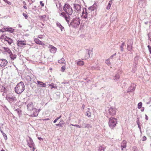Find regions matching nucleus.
Masks as SVG:
<instances>
[{
	"instance_id": "nucleus-1",
	"label": "nucleus",
	"mask_w": 151,
	"mask_h": 151,
	"mask_svg": "<svg viewBox=\"0 0 151 151\" xmlns=\"http://www.w3.org/2000/svg\"><path fill=\"white\" fill-rule=\"evenodd\" d=\"M25 86L23 82L21 81L18 83L15 88L16 93L17 94H20L25 90Z\"/></svg>"
},
{
	"instance_id": "nucleus-2",
	"label": "nucleus",
	"mask_w": 151,
	"mask_h": 151,
	"mask_svg": "<svg viewBox=\"0 0 151 151\" xmlns=\"http://www.w3.org/2000/svg\"><path fill=\"white\" fill-rule=\"evenodd\" d=\"M80 21L81 19L79 17H76L74 18L70 23V25L73 27H78L80 24Z\"/></svg>"
},
{
	"instance_id": "nucleus-3",
	"label": "nucleus",
	"mask_w": 151,
	"mask_h": 151,
	"mask_svg": "<svg viewBox=\"0 0 151 151\" xmlns=\"http://www.w3.org/2000/svg\"><path fill=\"white\" fill-rule=\"evenodd\" d=\"M63 10L68 15H71L73 13L72 7L70 5L68 4H65L63 6Z\"/></svg>"
},
{
	"instance_id": "nucleus-4",
	"label": "nucleus",
	"mask_w": 151,
	"mask_h": 151,
	"mask_svg": "<svg viewBox=\"0 0 151 151\" xmlns=\"http://www.w3.org/2000/svg\"><path fill=\"white\" fill-rule=\"evenodd\" d=\"M117 123V119L116 118L111 117L109 118V127L111 129H113L115 127Z\"/></svg>"
},
{
	"instance_id": "nucleus-5",
	"label": "nucleus",
	"mask_w": 151,
	"mask_h": 151,
	"mask_svg": "<svg viewBox=\"0 0 151 151\" xmlns=\"http://www.w3.org/2000/svg\"><path fill=\"white\" fill-rule=\"evenodd\" d=\"M73 6V7L74 9V10L75 12L80 13L81 12V6L80 4H74Z\"/></svg>"
},
{
	"instance_id": "nucleus-6",
	"label": "nucleus",
	"mask_w": 151,
	"mask_h": 151,
	"mask_svg": "<svg viewBox=\"0 0 151 151\" xmlns=\"http://www.w3.org/2000/svg\"><path fill=\"white\" fill-rule=\"evenodd\" d=\"M27 145L30 148H31L34 146V143L32 138L29 137H28V138H27Z\"/></svg>"
},
{
	"instance_id": "nucleus-7",
	"label": "nucleus",
	"mask_w": 151,
	"mask_h": 151,
	"mask_svg": "<svg viewBox=\"0 0 151 151\" xmlns=\"http://www.w3.org/2000/svg\"><path fill=\"white\" fill-rule=\"evenodd\" d=\"M133 40H129L127 43V49L129 51H131L132 47V45L133 44Z\"/></svg>"
},
{
	"instance_id": "nucleus-8",
	"label": "nucleus",
	"mask_w": 151,
	"mask_h": 151,
	"mask_svg": "<svg viewBox=\"0 0 151 151\" xmlns=\"http://www.w3.org/2000/svg\"><path fill=\"white\" fill-rule=\"evenodd\" d=\"M8 62L5 59H0V66L2 67H4L7 65Z\"/></svg>"
},
{
	"instance_id": "nucleus-9",
	"label": "nucleus",
	"mask_w": 151,
	"mask_h": 151,
	"mask_svg": "<svg viewBox=\"0 0 151 151\" xmlns=\"http://www.w3.org/2000/svg\"><path fill=\"white\" fill-rule=\"evenodd\" d=\"M6 99L10 103L15 102L16 101L17 99L14 96H7L6 97Z\"/></svg>"
},
{
	"instance_id": "nucleus-10",
	"label": "nucleus",
	"mask_w": 151,
	"mask_h": 151,
	"mask_svg": "<svg viewBox=\"0 0 151 151\" xmlns=\"http://www.w3.org/2000/svg\"><path fill=\"white\" fill-rule=\"evenodd\" d=\"M81 17L82 18H84L85 19L87 18L88 12L86 8H84L83 9V10L82 13Z\"/></svg>"
},
{
	"instance_id": "nucleus-11",
	"label": "nucleus",
	"mask_w": 151,
	"mask_h": 151,
	"mask_svg": "<svg viewBox=\"0 0 151 151\" xmlns=\"http://www.w3.org/2000/svg\"><path fill=\"white\" fill-rule=\"evenodd\" d=\"M109 113L112 115H114L116 114V109L113 107H111L109 110Z\"/></svg>"
},
{
	"instance_id": "nucleus-12",
	"label": "nucleus",
	"mask_w": 151,
	"mask_h": 151,
	"mask_svg": "<svg viewBox=\"0 0 151 151\" xmlns=\"http://www.w3.org/2000/svg\"><path fill=\"white\" fill-rule=\"evenodd\" d=\"M122 71L119 70L116 73V75L114 76L113 78L114 80H117L120 78V75L122 73Z\"/></svg>"
},
{
	"instance_id": "nucleus-13",
	"label": "nucleus",
	"mask_w": 151,
	"mask_h": 151,
	"mask_svg": "<svg viewBox=\"0 0 151 151\" xmlns=\"http://www.w3.org/2000/svg\"><path fill=\"white\" fill-rule=\"evenodd\" d=\"M60 16H62L65 19L66 21L68 24L69 22L70 19L69 17H67L66 14L64 12H62L60 14Z\"/></svg>"
},
{
	"instance_id": "nucleus-14",
	"label": "nucleus",
	"mask_w": 151,
	"mask_h": 151,
	"mask_svg": "<svg viewBox=\"0 0 151 151\" xmlns=\"http://www.w3.org/2000/svg\"><path fill=\"white\" fill-rule=\"evenodd\" d=\"M27 108L28 110L32 111L34 109V107L32 102H30L27 105Z\"/></svg>"
},
{
	"instance_id": "nucleus-15",
	"label": "nucleus",
	"mask_w": 151,
	"mask_h": 151,
	"mask_svg": "<svg viewBox=\"0 0 151 151\" xmlns=\"http://www.w3.org/2000/svg\"><path fill=\"white\" fill-rule=\"evenodd\" d=\"M126 141L125 140L123 141L121 144L122 150H125L126 147Z\"/></svg>"
},
{
	"instance_id": "nucleus-16",
	"label": "nucleus",
	"mask_w": 151,
	"mask_h": 151,
	"mask_svg": "<svg viewBox=\"0 0 151 151\" xmlns=\"http://www.w3.org/2000/svg\"><path fill=\"white\" fill-rule=\"evenodd\" d=\"M1 48V50L7 52L9 54H11V51L8 47H2Z\"/></svg>"
},
{
	"instance_id": "nucleus-17",
	"label": "nucleus",
	"mask_w": 151,
	"mask_h": 151,
	"mask_svg": "<svg viewBox=\"0 0 151 151\" xmlns=\"http://www.w3.org/2000/svg\"><path fill=\"white\" fill-rule=\"evenodd\" d=\"M49 48H50V52L52 53H55L56 50V48L52 45H50Z\"/></svg>"
},
{
	"instance_id": "nucleus-18",
	"label": "nucleus",
	"mask_w": 151,
	"mask_h": 151,
	"mask_svg": "<svg viewBox=\"0 0 151 151\" xmlns=\"http://www.w3.org/2000/svg\"><path fill=\"white\" fill-rule=\"evenodd\" d=\"M34 41L37 44L40 45H45V44L43 42L40 41L38 38L35 39Z\"/></svg>"
},
{
	"instance_id": "nucleus-19",
	"label": "nucleus",
	"mask_w": 151,
	"mask_h": 151,
	"mask_svg": "<svg viewBox=\"0 0 151 151\" xmlns=\"http://www.w3.org/2000/svg\"><path fill=\"white\" fill-rule=\"evenodd\" d=\"M37 84L39 85L40 86L45 87L46 86V84L42 81H37Z\"/></svg>"
},
{
	"instance_id": "nucleus-20",
	"label": "nucleus",
	"mask_w": 151,
	"mask_h": 151,
	"mask_svg": "<svg viewBox=\"0 0 151 151\" xmlns=\"http://www.w3.org/2000/svg\"><path fill=\"white\" fill-rule=\"evenodd\" d=\"M24 41L18 40L17 41V45L19 46H22V45H25L26 44L24 43Z\"/></svg>"
},
{
	"instance_id": "nucleus-21",
	"label": "nucleus",
	"mask_w": 151,
	"mask_h": 151,
	"mask_svg": "<svg viewBox=\"0 0 151 151\" xmlns=\"http://www.w3.org/2000/svg\"><path fill=\"white\" fill-rule=\"evenodd\" d=\"M56 25L60 29L62 32L65 31L64 27L61 25V24L59 22H56Z\"/></svg>"
},
{
	"instance_id": "nucleus-22",
	"label": "nucleus",
	"mask_w": 151,
	"mask_h": 151,
	"mask_svg": "<svg viewBox=\"0 0 151 151\" xmlns=\"http://www.w3.org/2000/svg\"><path fill=\"white\" fill-rule=\"evenodd\" d=\"M144 101L147 104H150L151 102V98L150 97H148L147 98L145 99Z\"/></svg>"
},
{
	"instance_id": "nucleus-23",
	"label": "nucleus",
	"mask_w": 151,
	"mask_h": 151,
	"mask_svg": "<svg viewBox=\"0 0 151 151\" xmlns=\"http://www.w3.org/2000/svg\"><path fill=\"white\" fill-rule=\"evenodd\" d=\"M32 110L33 111V116H37L38 114L39 111H37V110L35 108L34 109Z\"/></svg>"
},
{
	"instance_id": "nucleus-24",
	"label": "nucleus",
	"mask_w": 151,
	"mask_h": 151,
	"mask_svg": "<svg viewBox=\"0 0 151 151\" xmlns=\"http://www.w3.org/2000/svg\"><path fill=\"white\" fill-rule=\"evenodd\" d=\"M83 126H84V127L85 128H90L92 127V126L88 124H86L83 123Z\"/></svg>"
},
{
	"instance_id": "nucleus-25",
	"label": "nucleus",
	"mask_w": 151,
	"mask_h": 151,
	"mask_svg": "<svg viewBox=\"0 0 151 151\" xmlns=\"http://www.w3.org/2000/svg\"><path fill=\"white\" fill-rule=\"evenodd\" d=\"M4 29L5 31H8L10 32L11 33H12L14 32V29L11 27H6L5 28H4Z\"/></svg>"
},
{
	"instance_id": "nucleus-26",
	"label": "nucleus",
	"mask_w": 151,
	"mask_h": 151,
	"mask_svg": "<svg viewBox=\"0 0 151 151\" xmlns=\"http://www.w3.org/2000/svg\"><path fill=\"white\" fill-rule=\"evenodd\" d=\"M9 55L11 60H13L16 58L17 55H13L12 52L11 54H9Z\"/></svg>"
},
{
	"instance_id": "nucleus-27",
	"label": "nucleus",
	"mask_w": 151,
	"mask_h": 151,
	"mask_svg": "<svg viewBox=\"0 0 151 151\" xmlns=\"http://www.w3.org/2000/svg\"><path fill=\"white\" fill-rule=\"evenodd\" d=\"M135 89V88L134 87V86H133V87L132 86L130 87L128 89L127 92H132V91H134Z\"/></svg>"
},
{
	"instance_id": "nucleus-28",
	"label": "nucleus",
	"mask_w": 151,
	"mask_h": 151,
	"mask_svg": "<svg viewBox=\"0 0 151 151\" xmlns=\"http://www.w3.org/2000/svg\"><path fill=\"white\" fill-rule=\"evenodd\" d=\"M76 63L77 65H83L84 63V62L82 60H78L77 62Z\"/></svg>"
},
{
	"instance_id": "nucleus-29",
	"label": "nucleus",
	"mask_w": 151,
	"mask_h": 151,
	"mask_svg": "<svg viewBox=\"0 0 151 151\" xmlns=\"http://www.w3.org/2000/svg\"><path fill=\"white\" fill-rule=\"evenodd\" d=\"M49 85L51 87V88L52 89L53 88H54L55 89H57L58 87L57 86L55 85L53 83H51L50 84H49Z\"/></svg>"
},
{
	"instance_id": "nucleus-30",
	"label": "nucleus",
	"mask_w": 151,
	"mask_h": 151,
	"mask_svg": "<svg viewBox=\"0 0 151 151\" xmlns=\"http://www.w3.org/2000/svg\"><path fill=\"white\" fill-rule=\"evenodd\" d=\"M112 1L110 0L109 1V3L108 4V5L106 7V9L107 10L109 9L111 7V4H112Z\"/></svg>"
},
{
	"instance_id": "nucleus-31",
	"label": "nucleus",
	"mask_w": 151,
	"mask_h": 151,
	"mask_svg": "<svg viewBox=\"0 0 151 151\" xmlns=\"http://www.w3.org/2000/svg\"><path fill=\"white\" fill-rule=\"evenodd\" d=\"M86 52L87 53V54L86 55V56H85V59H88V58H89L90 57V55H89V50H86Z\"/></svg>"
},
{
	"instance_id": "nucleus-32",
	"label": "nucleus",
	"mask_w": 151,
	"mask_h": 151,
	"mask_svg": "<svg viewBox=\"0 0 151 151\" xmlns=\"http://www.w3.org/2000/svg\"><path fill=\"white\" fill-rule=\"evenodd\" d=\"M1 133L5 140H6L7 139V137L6 135L4 133L2 130H1Z\"/></svg>"
},
{
	"instance_id": "nucleus-33",
	"label": "nucleus",
	"mask_w": 151,
	"mask_h": 151,
	"mask_svg": "<svg viewBox=\"0 0 151 151\" xmlns=\"http://www.w3.org/2000/svg\"><path fill=\"white\" fill-rule=\"evenodd\" d=\"M65 124V122L62 119L61 120L59 123L58 124V125H60V127H63V125L64 124Z\"/></svg>"
},
{
	"instance_id": "nucleus-34",
	"label": "nucleus",
	"mask_w": 151,
	"mask_h": 151,
	"mask_svg": "<svg viewBox=\"0 0 151 151\" xmlns=\"http://www.w3.org/2000/svg\"><path fill=\"white\" fill-rule=\"evenodd\" d=\"M65 62V60L63 58H62L61 60H58V62L60 63H64Z\"/></svg>"
},
{
	"instance_id": "nucleus-35",
	"label": "nucleus",
	"mask_w": 151,
	"mask_h": 151,
	"mask_svg": "<svg viewBox=\"0 0 151 151\" xmlns=\"http://www.w3.org/2000/svg\"><path fill=\"white\" fill-rule=\"evenodd\" d=\"M125 46V43L124 42H123L121 46H120V49L122 51H123L124 49V47Z\"/></svg>"
},
{
	"instance_id": "nucleus-36",
	"label": "nucleus",
	"mask_w": 151,
	"mask_h": 151,
	"mask_svg": "<svg viewBox=\"0 0 151 151\" xmlns=\"http://www.w3.org/2000/svg\"><path fill=\"white\" fill-rule=\"evenodd\" d=\"M95 6V4H94L93 7L91 6L89 7L88 8V10L89 11H90V12H92V11H94V9L93 8V7Z\"/></svg>"
},
{
	"instance_id": "nucleus-37",
	"label": "nucleus",
	"mask_w": 151,
	"mask_h": 151,
	"mask_svg": "<svg viewBox=\"0 0 151 151\" xmlns=\"http://www.w3.org/2000/svg\"><path fill=\"white\" fill-rule=\"evenodd\" d=\"M7 42L9 43V45H10L13 42V40L12 39H11L10 38H9L8 40L7 41Z\"/></svg>"
},
{
	"instance_id": "nucleus-38",
	"label": "nucleus",
	"mask_w": 151,
	"mask_h": 151,
	"mask_svg": "<svg viewBox=\"0 0 151 151\" xmlns=\"http://www.w3.org/2000/svg\"><path fill=\"white\" fill-rule=\"evenodd\" d=\"M105 63L108 65H110L111 64V63L109 60V59H108L106 60L105 61Z\"/></svg>"
},
{
	"instance_id": "nucleus-39",
	"label": "nucleus",
	"mask_w": 151,
	"mask_h": 151,
	"mask_svg": "<svg viewBox=\"0 0 151 151\" xmlns=\"http://www.w3.org/2000/svg\"><path fill=\"white\" fill-rule=\"evenodd\" d=\"M91 113L89 112V110L87 111L86 112V116H87L88 117H91Z\"/></svg>"
},
{
	"instance_id": "nucleus-40",
	"label": "nucleus",
	"mask_w": 151,
	"mask_h": 151,
	"mask_svg": "<svg viewBox=\"0 0 151 151\" xmlns=\"http://www.w3.org/2000/svg\"><path fill=\"white\" fill-rule=\"evenodd\" d=\"M142 105V102H140L138 104V108L140 109Z\"/></svg>"
},
{
	"instance_id": "nucleus-41",
	"label": "nucleus",
	"mask_w": 151,
	"mask_h": 151,
	"mask_svg": "<svg viewBox=\"0 0 151 151\" xmlns=\"http://www.w3.org/2000/svg\"><path fill=\"white\" fill-rule=\"evenodd\" d=\"M61 117V115L59 117H57L56 119H55V120L53 121L54 123H56L57 121Z\"/></svg>"
},
{
	"instance_id": "nucleus-42",
	"label": "nucleus",
	"mask_w": 151,
	"mask_h": 151,
	"mask_svg": "<svg viewBox=\"0 0 151 151\" xmlns=\"http://www.w3.org/2000/svg\"><path fill=\"white\" fill-rule=\"evenodd\" d=\"M26 79L27 81H31L32 80V78L29 76H26Z\"/></svg>"
},
{
	"instance_id": "nucleus-43",
	"label": "nucleus",
	"mask_w": 151,
	"mask_h": 151,
	"mask_svg": "<svg viewBox=\"0 0 151 151\" xmlns=\"http://www.w3.org/2000/svg\"><path fill=\"white\" fill-rule=\"evenodd\" d=\"M70 124L72 126H74L75 127H78V128H80L81 127V126H79L78 125V124L74 125V124Z\"/></svg>"
},
{
	"instance_id": "nucleus-44",
	"label": "nucleus",
	"mask_w": 151,
	"mask_h": 151,
	"mask_svg": "<svg viewBox=\"0 0 151 151\" xmlns=\"http://www.w3.org/2000/svg\"><path fill=\"white\" fill-rule=\"evenodd\" d=\"M65 69V66H62L61 67V71L63 72Z\"/></svg>"
},
{
	"instance_id": "nucleus-45",
	"label": "nucleus",
	"mask_w": 151,
	"mask_h": 151,
	"mask_svg": "<svg viewBox=\"0 0 151 151\" xmlns=\"http://www.w3.org/2000/svg\"><path fill=\"white\" fill-rule=\"evenodd\" d=\"M23 16L25 17L26 19H27L28 18V16L25 13H23Z\"/></svg>"
},
{
	"instance_id": "nucleus-46",
	"label": "nucleus",
	"mask_w": 151,
	"mask_h": 151,
	"mask_svg": "<svg viewBox=\"0 0 151 151\" xmlns=\"http://www.w3.org/2000/svg\"><path fill=\"white\" fill-rule=\"evenodd\" d=\"M9 38H10L6 36V37H5L4 38V40L7 41L8 40Z\"/></svg>"
},
{
	"instance_id": "nucleus-47",
	"label": "nucleus",
	"mask_w": 151,
	"mask_h": 151,
	"mask_svg": "<svg viewBox=\"0 0 151 151\" xmlns=\"http://www.w3.org/2000/svg\"><path fill=\"white\" fill-rule=\"evenodd\" d=\"M3 125V124L2 123H0V131L1 132V130H2L1 129L2 127L3 128V127H2V126Z\"/></svg>"
},
{
	"instance_id": "nucleus-48",
	"label": "nucleus",
	"mask_w": 151,
	"mask_h": 151,
	"mask_svg": "<svg viewBox=\"0 0 151 151\" xmlns=\"http://www.w3.org/2000/svg\"><path fill=\"white\" fill-rule=\"evenodd\" d=\"M35 144L34 145V146L33 147H32L31 148H32V150L34 151L35 150Z\"/></svg>"
},
{
	"instance_id": "nucleus-49",
	"label": "nucleus",
	"mask_w": 151,
	"mask_h": 151,
	"mask_svg": "<svg viewBox=\"0 0 151 151\" xmlns=\"http://www.w3.org/2000/svg\"><path fill=\"white\" fill-rule=\"evenodd\" d=\"M103 148L102 146H100V147H99L98 150L99 151H101V150Z\"/></svg>"
},
{
	"instance_id": "nucleus-50",
	"label": "nucleus",
	"mask_w": 151,
	"mask_h": 151,
	"mask_svg": "<svg viewBox=\"0 0 151 151\" xmlns=\"http://www.w3.org/2000/svg\"><path fill=\"white\" fill-rule=\"evenodd\" d=\"M40 3L41 4V5L42 6H43L44 5V4L43 3H42V2L41 1H40Z\"/></svg>"
},
{
	"instance_id": "nucleus-51",
	"label": "nucleus",
	"mask_w": 151,
	"mask_h": 151,
	"mask_svg": "<svg viewBox=\"0 0 151 151\" xmlns=\"http://www.w3.org/2000/svg\"><path fill=\"white\" fill-rule=\"evenodd\" d=\"M39 38L42 39V36L41 35H40L38 36V37Z\"/></svg>"
},
{
	"instance_id": "nucleus-52",
	"label": "nucleus",
	"mask_w": 151,
	"mask_h": 151,
	"mask_svg": "<svg viewBox=\"0 0 151 151\" xmlns=\"http://www.w3.org/2000/svg\"><path fill=\"white\" fill-rule=\"evenodd\" d=\"M6 36H5L4 35H3L1 37V38L4 39V38Z\"/></svg>"
},
{
	"instance_id": "nucleus-53",
	"label": "nucleus",
	"mask_w": 151,
	"mask_h": 151,
	"mask_svg": "<svg viewBox=\"0 0 151 151\" xmlns=\"http://www.w3.org/2000/svg\"><path fill=\"white\" fill-rule=\"evenodd\" d=\"M146 139H147V138L146 137L144 136V137L143 138V141L146 140Z\"/></svg>"
},
{
	"instance_id": "nucleus-54",
	"label": "nucleus",
	"mask_w": 151,
	"mask_h": 151,
	"mask_svg": "<svg viewBox=\"0 0 151 151\" xmlns=\"http://www.w3.org/2000/svg\"><path fill=\"white\" fill-rule=\"evenodd\" d=\"M38 139L40 141L43 140V139L41 137H38Z\"/></svg>"
},
{
	"instance_id": "nucleus-55",
	"label": "nucleus",
	"mask_w": 151,
	"mask_h": 151,
	"mask_svg": "<svg viewBox=\"0 0 151 151\" xmlns=\"http://www.w3.org/2000/svg\"><path fill=\"white\" fill-rule=\"evenodd\" d=\"M5 31V30L4 29H4H2L1 30H0V31L2 32H3Z\"/></svg>"
},
{
	"instance_id": "nucleus-56",
	"label": "nucleus",
	"mask_w": 151,
	"mask_h": 151,
	"mask_svg": "<svg viewBox=\"0 0 151 151\" xmlns=\"http://www.w3.org/2000/svg\"><path fill=\"white\" fill-rule=\"evenodd\" d=\"M113 56L112 55H111L110 57V58H109V59H112L113 58Z\"/></svg>"
},
{
	"instance_id": "nucleus-57",
	"label": "nucleus",
	"mask_w": 151,
	"mask_h": 151,
	"mask_svg": "<svg viewBox=\"0 0 151 151\" xmlns=\"http://www.w3.org/2000/svg\"><path fill=\"white\" fill-rule=\"evenodd\" d=\"M145 119L147 120H148V117L146 115H145Z\"/></svg>"
},
{
	"instance_id": "nucleus-58",
	"label": "nucleus",
	"mask_w": 151,
	"mask_h": 151,
	"mask_svg": "<svg viewBox=\"0 0 151 151\" xmlns=\"http://www.w3.org/2000/svg\"><path fill=\"white\" fill-rule=\"evenodd\" d=\"M36 6H35L34 7H32V9H33L35 10V9H36Z\"/></svg>"
},
{
	"instance_id": "nucleus-59",
	"label": "nucleus",
	"mask_w": 151,
	"mask_h": 151,
	"mask_svg": "<svg viewBox=\"0 0 151 151\" xmlns=\"http://www.w3.org/2000/svg\"><path fill=\"white\" fill-rule=\"evenodd\" d=\"M85 105H84V104H83L82 106V108H83V109H84V108H85Z\"/></svg>"
},
{
	"instance_id": "nucleus-60",
	"label": "nucleus",
	"mask_w": 151,
	"mask_h": 151,
	"mask_svg": "<svg viewBox=\"0 0 151 151\" xmlns=\"http://www.w3.org/2000/svg\"><path fill=\"white\" fill-rule=\"evenodd\" d=\"M23 7L25 9H27V7L25 6H23Z\"/></svg>"
},
{
	"instance_id": "nucleus-61",
	"label": "nucleus",
	"mask_w": 151,
	"mask_h": 151,
	"mask_svg": "<svg viewBox=\"0 0 151 151\" xmlns=\"http://www.w3.org/2000/svg\"><path fill=\"white\" fill-rule=\"evenodd\" d=\"M144 107H143V108H142L141 111H144Z\"/></svg>"
},
{
	"instance_id": "nucleus-62",
	"label": "nucleus",
	"mask_w": 151,
	"mask_h": 151,
	"mask_svg": "<svg viewBox=\"0 0 151 151\" xmlns=\"http://www.w3.org/2000/svg\"><path fill=\"white\" fill-rule=\"evenodd\" d=\"M104 149H105L104 148H103L101 150V151H104Z\"/></svg>"
},
{
	"instance_id": "nucleus-63",
	"label": "nucleus",
	"mask_w": 151,
	"mask_h": 151,
	"mask_svg": "<svg viewBox=\"0 0 151 151\" xmlns=\"http://www.w3.org/2000/svg\"><path fill=\"white\" fill-rule=\"evenodd\" d=\"M116 55V53H114V54H113L112 55L113 56H114Z\"/></svg>"
},
{
	"instance_id": "nucleus-64",
	"label": "nucleus",
	"mask_w": 151,
	"mask_h": 151,
	"mask_svg": "<svg viewBox=\"0 0 151 151\" xmlns=\"http://www.w3.org/2000/svg\"><path fill=\"white\" fill-rule=\"evenodd\" d=\"M40 111V109L38 110H37V111H39H39Z\"/></svg>"
}]
</instances>
